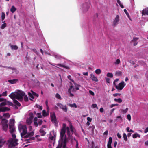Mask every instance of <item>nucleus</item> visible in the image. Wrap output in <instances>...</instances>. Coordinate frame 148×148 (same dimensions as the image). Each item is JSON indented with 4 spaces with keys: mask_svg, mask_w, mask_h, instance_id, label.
Masks as SVG:
<instances>
[{
    "mask_svg": "<svg viewBox=\"0 0 148 148\" xmlns=\"http://www.w3.org/2000/svg\"><path fill=\"white\" fill-rule=\"evenodd\" d=\"M9 96L13 100L14 103L18 106H20L21 104L17 100H15V99L21 101L23 100L24 97L25 101H27L28 100L27 95L25 94L24 92L18 90L12 93L9 95Z\"/></svg>",
    "mask_w": 148,
    "mask_h": 148,
    "instance_id": "nucleus-1",
    "label": "nucleus"
},
{
    "mask_svg": "<svg viewBox=\"0 0 148 148\" xmlns=\"http://www.w3.org/2000/svg\"><path fill=\"white\" fill-rule=\"evenodd\" d=\"M19 130L21 133V135L22 138L25 137L26 138L31 137L34 134V130L32 127L30 126L27 130L25 125L20 124L18 126Z\"/></svg>",
    "mask_w": 148,
    "mask_h": 148,
    "instance_id": "nucleus-2",
    "label": "nucleus"
},
{
    "mask_svg": "<svg viewBox=\"0 0 148 148\" xmlns=\"http://www.w3.org/2000/svg\"><path fill=\"white\" fill-rule=\"evenodd\" d=\"M10 131L12 134V138L9 139L8 142L9 146L10 147H12L17 145L18 144V139H16V135L14 134L15 128L13 125H9Z\"/></svg>",
    "mask_w": 148,
    "mask_h": 148,
    "instance_id": "nucleus-3",
    "label": "nucleus"
},
{
    "mask_svg": "<svg viewBox=\"0 0 148 148\" xmlns=\"http://www.w3.org/2000/svg\"><path fill=\"white\" fill-rule=\"evenodd\" d=\"M3 101L0 104V112H4L9 111L10 109L7 107H3L5 105L12 106V103L9 101L6 100L2 98H0V102Z\"/></svg>",
    "mask_w": 148,
    "mask_h": 148,
    "instance_id": "nucleus-4",
    "label": "nucleus"
},
{
    "mask_svg": "<svg viewBox=\"0 0 148 148\" xmlns=\"http://www.w3.org/2000/svg\"><path fill=\"white\" fill-rule=\"evenodd\" d=\"M75 87L72 85H70L68 89V92L69 94V96L73 97L74 96V94L72 93H74L76 91Z\"/></svg>",
    "mask_w": 148,
    "mask_h": 148,
    "instance_id": "nucleus-5",
    "label": "nucleus"
},
{
    "mask_svg": "<svg viewBox=\"0 0 148 148\" xmlns=\"http://www.w3.org/2000/svg\"><path fill=\"white\" fill-rule=\"evenodd\" d=\"M126 85V84L124 81H122L121 83H119L118 84H115V88L118 90H121Z\"/></svg>",
    "mask_w": 148,
    "mask_h": 148,
    "instance_id": "nucleus-6",
    "label": "nucleus"
},
{
    "mask_svg": "<svg viewBox=\"0 0 148 148\" xmlns=\"http://www.w3.org/2000/svg\"><path fill=\"white\" fill-rule=\"evenodd\" d=\"M33 115L32 113H30L29 114V117L26 120V123L28 125H30L32 123L33 119Z\"/></svg>",
    "mask_w": 148,
    "mask_h": 148,
    "instance_id": "nucleus-7",
    "label": "nucleus"
},
{
    "mask_svg": "<svg viewBox=\"0 0 148 148\" xmlns=\"http://www.w3.org/2000/svg\"><path fill=\"white\" fill-rule=\"evenodd\" d=\"M28 95L29 96V99L31 100H32V99L34 98V96L38 97V95L34 92L32 91H31L30 92L28 93Z\"/></svg>",
    "mask_w": 148,
    "mask_h": 148,
    "instance_id": "nucleus-8",
    "label": "nucleus"
},
{
    "mask_svg": "<svg viewBox=\"0 0 148 148\" xmlns=\"http://www.w3.org/2000/svg\"><path fill=\"white\" fill-rule=\"evenodd\" d=\"M51 120L52 122L56 124L58 122L55 114L54 113H51L50 114Z\"/></svg>",
    "mask_w": 148,
    "mask_h": 148,
    "instance_id": "nucleus-9",
    "label": "nucleus"
},
{
    "mask_svg": "<svg viewBox=\"0 0 148 148\" xmlns=\"http://www.w3.org/2000/svg\"><path fill=\"white\" fill-rule=\"evenodd\" d=\"M57 105L64 112H67V108L66 105H64L60 103H58L57 104Z\"/></svg>",
    "mask_w": 148,
    "mask_h": 148,
    "instance_id": "nucleus-10",
    "label": "nucleus"
},
{
    "mask_svg": "<svg viewBox=\"0 0 148 148\" xmlns=\"http://www.w3.org/2000/svg\"><path fill=\"white\" fill-rule=\"evenodd\" d=\"M56 133L54 130H52L50 132L49 138L51 140H55L56 138Z\"/></svg>",
    "mask_w": 148,
    "mask_h": 148,
    "instance_id": "nucleus-11",
    "label": "nucleus"
},
{
    "mask_svg": "<svg viewBox=\"0 0 148 148\" xmlns=\"http://www.w3.org/2000/svg\"><path fill=\"white\" fill-rule=\"evenodd\" d=\"M119 21V15H117L115 18L113 22V24L114 25H116L118 24V22Z\"/></svg>",
    "mask_w": 148,
    "mask_h": 148,
    "instance_id": "nucleus-12",
    "label": "nucleus"
},
{
    "mask_svg": "<svg viewBox=\"0 0 148 148\" xmlns=\"http://www.w3.org/2000/svg\"><path fill=\"white\" fill-rule=\"evenodd\" d=\"M90 77L91 79L95 82H98V79L97 77L95 76L93 74H91L90 75Z\"/></svg>",
    "mask_w": 148,
    "mask_h": 148,
    "instance_id": "nucleus-13",
    "label": "nucleus"
},
{
    "mask_svg": "<svg viewBox=\"0 0 148 148\" xmlns=\"http://www.w3.org/2000/svg\"><path fill=\"white\" fill-rule=\"evenodd\" d=\"M112 142V138L110 137L109 138V140L108 142L107 147L108 148H112L111 144Z\"/></svg>",
    "mask_w": 148,
    "mask_h": 148,
    "instance_id": "nucleus-14",
    "label": "nucleus"
},
{
    "mask_svg": "<svg viewBox=\"0 0 148 148\" xmlns=\"http://www.w3.org/2000/svg\"><path fill=\"white\" fill-rule=\"evenodd\" d=\"M142 14L143 15L146 14L148 15V8L144 9L142 12Z\"/></svg>",
    "mask_w": 148,
    "mask_h": 148,
    "instance_id": "nucleus-15",
    "label": "nucleus"
},
{
    "mask_svg": "<svg viewBox=\"0 0 148 148\" xmlns=\"http://www.w3.org/2000/svg\"><path fill=\"white\" fill-rule=\"evenodd\" d=\"M138 38L136 37L134 38L132 40V43H134V45L135 46L137 44V41L138 40Z\"/></svg>",
    "mask_w": 148,
    "mask_h": 148,
    "instance_id": "nucleus-16",
    "label": "nucleus"
},
{
    "mask_svg": "<svg viewBox=\"0 0 148 148\" xmlns=\"http://www.w3.org/2000/svg\"><path fill=\"white\" fill-rule=\"evenodd\" d=\"M128 110V108H127L125 110H123L122 109H120L119 111L120 113L124 114L126 113L127 112Z\"/></svg>",
    "mask_w": 148,
    "mask_h": 148,
    "instance_id": "nucleus-17",
    "label": "nucleus"
},
{
    "mask_svg": "<svg viewBox=\"0 0 148 148\" xmlns=\"http://www.w3.org/2000/svg\"><path fill=\"white\" fill-rule=\"evenodd\" d=\"M48 111L47 112H46V110H44L42 111V114L43 116H47L49 115V110H48Z\"/></svg>",
    "mask_w": 148,
    "mask_h": 148,
    "instance_id": "nucleus-18",
    "label": "nucleus"
},
{
    "mask_svg": "<svg viewBox=\"0 0 148 148\" xmlns=\"http://www.w3.org/2000/svg\"><path fill=\"white\" fill-rule=\"evenodd\" d=\"M74 82V84L75 86V88L76 89L75 90H79V88L80 86V85L77 84Z\"/></svg>",
    "mask_w": 148,
    "mask_h": 148,
    "instance_id": "nucleus-19",
    "label": "nucleus"
},
{
    "mask_svg": "<svg viewBox=\"0 0 148 148\" xmlns=\"http://www.w3.org/2000/svg\"><path fill=\"white\" fill-rule=\"evenodd\" d=\"M40 132L42 136H44L46 134V132H45L42 128L40 129Z\"/></svg>",
    "mask_w": 148,
    "mask_h": 148,
    "instance_id": "nucleus-20",
    "label": "nucleus"
},
{
    "mask_svg": "<svg viewBox=\"0 0 148 148\" xmlns=\"http://www.w3.org/2000/svg\"><path fill=\"white\" fill-rule=\"evenodd\" d=\"M17 81V79H14L12 80H9L8 82L11 84H14Z\"/></svg>",
    "mask_w": 148,
    "mask_h": 148,
    "instance_id": "nucleus-21",
    "label": "nucleus"
},
{
    "mask_svg": "<svg viewBox=\"0 0 148 148\" xmlns=\"http://www.w3.org/2000/svg\"><path fill=\"white\" fill-rule=\"evenodd\" d=\"M3 130L5 131H6L8 128V125L7 123H5L3 124Z\"/></svg>",
    "mask_w": 148,
    "mask_h": 148,
    "instance_id": "nucleus-22",
    "label": "nucleus"
},
{
    "mask_svg": "<svg viewBox=\"0 0 148 148\" xmlns=\"http://www.w3.org/2000/svg\"><path fill=\"white\" fill-rule=\"evenodd\" d=\"M5 141L3 139H0V148H1L3 145Z\"/></svg>",
    "mask_w": 148,
    "mask_h": 148,
    "instance_id": "nucleus-23",
    "label": "nucleus"
},
{
    "mask_svg": "<svg viewBox=\"0 0 148 148\" xmlns=\"http://www.w3.org/2000/svg\"><path fill=\"white\" fill-rule=\"evenodd\" d=\"M140 135L137 133H135L133 135V137L134 138H136L137 137L140 138Z\"/></svg>",
    "mask_w": 148,
    "mask_h": 148,
    "instance_id": "nucleus-24",
    "label": "nucleus"
},
{
    "mask_svg": "<svg viewBox=\"0 0 148 148\" xmlns=\"http://www.w3.org/2000/svg\"><path fill=\"white\" fill-rule=\"evenodd\" d=\"M95 72L97 74L99 75L101 73V71L100 69H98L95 71Z\"/></svg>",
    "mask_w": 148,
    "mask_h": 148,
    "instance_id": "nucleus-25",
    "label": "nucleus"
},
{
    "mask_svg": "<svg viewBox=\"0 0 148 148\" xmlns=\"http://www.w3.org/2000/svg\"><path fill=\"white\" fill-rule=\"evenodd\" d=\"M37 117H35L34 119V124L36 126H38V123L37 122Z\"/></svg>",
    "mask_w": 148,
    "mask_h": 148,
    "instance_id": "nucleus-26",
    "label": "nucleus"
},
{
    "mask_svg": "<svg viewBox=\"0 0 148 148\" xmlns=\"http://www.w3.org/2000/svg\"><path fill=\"white\" fill-rule=\"evenodd\" d=\"M11 47L12 49L17 50L18 49V47L16 45H11Z\"/></svg>",
    "mask_w": 148,
    "mask_h": 148,
    "instance_id": "nucleus-27",
    "label": "nucleus"
},
{
    "mask_svg": "<svg viewBox=\"0 0 148 148\" xmlns=\"http://www.w3.org/2000/svg\"><path fill=\"white\" fill-rule=\"evenodd\" d=\"M16 10V8L14 6H12L10 9L11 11L13 13Z\"/></svg>",
    "mask_w": 148,
    "mask_h": 148,
    "instance_id": "nucleus-28",
    "label": "nucleus"
},
{
    "mask_svg": "<svg viewBox=\"0 0 148 148\" xmlns=\"http://www.w3.org/2000/svg\"><path fill=\"white\" fill-rule=\"evenodd\" d=\"M36 107L38 108V109L39 110H41L42 109V106H40L38 104H36L35 105Z\"/></svg>",
    "mask_w": 148,
    "mask_h": 148,
    "instance_id": "nucleus-29",
    "label": "nucleus"
},
{
    "mask_svg": "<svg viewBox=\"0 0 148 148\" xmlns=\"http://www.w3.org/2000/svg\"><path fill=\"white\" fill-rule=\"evenodd\" d=\"M14 120L13 119H11L10 120V123L9 125H13L14 124Z\"/></svg>",
    "mask_w": 148,
    "mask_h": 148,
    "instance_id": "nucleus-30",
    "label": "nucleus"
},
{
    "mask_svg": "<svg viewBox=\"0 0 148 148\" xmlns=\"http://www.w3.org/2000/svg\"><path fill=\"white\" fill-rule=\"evenodd\" d=\"M114 100L115 101L118 102L119 103H121L122 102V100L121 98L115 99Z\"/></svg>",
    "mask_w": 148,
    "mask_h": 148,
    "instance_id": "nucleus-31",
    "label": "nucleus"
},
{
    "mask_svg": "<svg viewBox=\"0 0 148 148\" xmlns=\"http://www.w3.org/2000/svg\"><path fill=\"white\" fill-rule=\"evenodd\" d=\"M7 26V24L6 23H4L3 24L1 27V29H4Z\"/></svg>",
    "mask_w": 148,
    "mask_h": 148,
    "instance_id": "nucleus-32",
    "label": "nucleus"
},
{
    "mask_svg": "<svg viewBox=\"0 0 148 148\" xmlns=\"http://www.w3.org/2000/svg\"><path fill=\"white\" fill-rule=\"evenodd\" d=\"M107 76L108 77L112 78L113 77V75L112 73H108L107 74Z\"/></svg>",
    "mask_w": 148,
    "mask_h": 148,
    "instance_id": "nucleus-33",
    "label": "nucleus"
},
{
    "mask_svg": "<svg viewBox=\"0 0 148 148\" xmlns=\"http://www.w3.org/2000/svg\"><path fill=\"white\" fill-rule=\"evenodd\" d=\"M7 95V91H5L3 92L2 94H0V97L1 96H6Z\"/></svg>",
    "mask_w": 148,
    "mask_h": 148,
    "instance_id": "nucleus-34",
    "label": "nucleus"
},
{
    "mask_svg": "<svg viewBox=\"0 0 148 148\" xmlns=\"http://www.w3.org/2000/svg\"><path fill=\"white\" fill-rule=\"evenodd\" d=\"M3 116L7 118H8L10 117V115L9 113H6L3 114Z\"/></svg>",
    "mask_w": 148,
    "mask_h": 148,
    "instance_id": "nucleus-35",
    "label": "nucleus"
},
{
    "mask_svg": "<svg viewBox=\"0 0 148 148\" xmlns=\"http://www.w3.org/2000/svg\"><path fill=\"white\" fill-rule=\"evenodd\" d=\"M5 18V13L3 12L1 14V19L3 21V20Z\"/></svg>",
    "mask_w": 148,
    "mask_h": 148,
    "instance_id": "nucleus-36",
    "label": "nucleus"
},
{
    "mask_svg": "<svg viewBox=\"0 0 148 148\" xmlns=\"http://www.w3.org/2000/svg\"><path fill=\"white\" fill-rule=\"evenodd\" d=\"M69 106L72 107L77 108V106L75 103L69 104Z\"/></svg>",
    "mask_w": 148,
    "mask_h": 148,
    "instance_id": "nucleus-37",
    "label": "nucleus"
},
{
    "mask_svg": "<svg viewBox=\"0 0 148 148\" xmlns=\"http://www.w3.org/2000/svg\"><path fill=\"white\" fill-rule=\"evenodd\" d=\"M123 138L124 139V140L125 141H127V135L125 133H123Z\"/></svg>",
    "mask_w": 148,
    "mask_h": 148,
    "instance_id": "nucleus-38",
    "label": "nucleus"
},
{
    "mask_svg": "<svg viewBox=\"0 0 148 148\" xmlns=\"http://www.w3.org/2000/svg\"><path fill=\"white\" fill-rule=\"evenodd\" d=\"M121 72L120 71H118L116 72L115 74L117 76H120L121 75Z\"/></svg>",
    "mask_w": 148,
    "mask_h": 148,
    "instance_id": "nucleus-39",
    "label": "nucleus"
},
{
    "mask_svg": "<svg viewBox=\"0 0 148 148\" xmlns=\"http://www.w3.org/2000/svg\"><path fill=\"white\" fill-rule=\"evenodd\" d=\"M56 97L58 99H61V97L60 95L58 93H57L56 95Z\"/></svg>",
    "mask_w": 148,
    "mask_h": 148,
    "instance_id": "nucleus-40",
    "label": "nucleus"
},
{
    "mask_svg": "<svg viewBox=\"0 0 148 148\" xmlns=\"http://www.w3.org/2000/svg\"><path fill=\"white\" fill-rule=\"evenodd\" d=\"M120 60L119 59H118L116 60L115 62V64H118L120 63Z\"/></svg>",
    "mask_w": 148,
    "mask_h": 148,
    "instance_id": "nucleus-41",
    "label": "nucleus"
},
{
    "mask_svg": "<svg viewBox=\"0 0 148 148\" xmlns=\"http://www.w3.org/2000/svg\"><path fill=\"white\" fill-rule=\"evenodd\" d=\"M92 107L93 108H96L97 109H98L97 105L96 104H92Z\"/></svg>",
    "mask_w": 148,
    "mask_h": 148,
    "instance_id": "nucleus-42",
    "label": "nucleus"
},
{
    "mask_svg": "<svg viewBox=\"0 0 148 148\" xmlns=\"http://www.w3.org/2000/svg\"><path fill=\"white\" fill-rule=\"evenodd\" d=\"M106 82L107 83H109L110 84V79L108 78H106Z\"/></svg>",
    "mask_w": 148,
    "mask_h": 148,
    "instance_id": "nucleus-43",
    "label": "nucleus"
},
{
    "mask_svg": "<svg viewBox=\"0 0 148 148\" xmlns=\"http://www.w3.org/2000/svg\"><path fill=\"white\" fill-rule=\"evenodd\" d=\"M127 119L129 121H130L131 120V116L130 114H128L127 116Z\"/></svg>",
    "mask_w": 148,
    "mask_h": 148,
    "instance_id": "nucleus-44",
    "label": "nucleus"
},
{
    "mask_svg": "<svg viewBox=\"0 0 148 148\" xmlns=\"http://www.w3.org/2000/svg\"><path fill=\"white\" fill-rule=\"evenodd\" d=\"M108 130H106L105 132L103 133V135L104 136H106L108 134Z\"/></svg>",
    "mask_w": 148,
    "mask_h": 148,
    "instance_id": "nucleus-45",
    "label": "nucleus"
},
{
    "mask_svg": "<svg viewBox=\"0 0 148 148\" xmlns=\"http://www.w3.org/2000/svg\"><path fill=\"white\" fill-rule=\"evenodd\" d=\"M89 93L92 95L94 96L95 95L94 92L91 90H90L89 91Z\"/></svg>",
    "mask_w": 148,
    "mask_h": 148,
    "instance_id": "nucleus-46",
    "label": "nucleus"
},
{
    "mask_svg": "<svg viewBox=\"0 0 148 148\" xmlns=\"http://www.w3.org/2000/svg\"><path fill=\"white\" fill-rule=\"evenodd\" d=\"M119 80V79H116L113 82V84H114V86L115 85V84H116V82H118Z\"/></svg>",
    "mask_w": 148,
    "mask_h": 148,
    "instance_id": "nucleus-47",
    "label": "nucleus"
},
{
    "mask_svg": "<svg viewBox=\"0 0 148 148\" xmlns=\"http://www.w3.org/2000/svg\"><path fill=\"white\" fill-rule=\"evenodd\" d=\"M74 140L76 141V148H79L78 147V141L76 140V139L75 138H74Z\"/></svg>",
    "mask_w": 148,
    "mask_h": 148,
    "instance_id": "nucleus-48",
    "label": "nucleus"
},
{
    "mask_svg": "<svg viewBox=\"0 0 148 148\" xmlns=\"http://www.w3.org/2000/svg\"><path fill=\"white\" fill-rule=\"evenodd\" d=\"M42 122V120L39 119L38 121V124L39 125H41Z\"/></svg>",
    "mask_w": 148,
    "mask_h": 148,
    "instance_id": "nucleus-49",
    "label": "nucleus"
},
{
    "mask_svg": "<svg viewBox=\"0 0 148 148\" xmlns=\"http://www.w3.org/2000/svg\"><path fill=\"white\" fill-rule=\"evenodd\" d=\"M118 104H112L111 105H110V107L111 108H112V107L116 106H118Z\"/></svg>",
    "mask_w": 148,
    "mask_h": 148,
    "instance_id": "nucleus-50",
    "label": "nucleus"
},
{
    "mask_svg": "<svg viewBox=\"0 0 148 148\" xmlns=\"http://www.w3.org/2000/svg\"><path fill=\"white\" fill-rule=\"evenodd\" d=\"M38 117L39 118H42V116L41 115V114L40 113H38Z\"/></svg>",
    "mask_w": 148,
    "mask_h": 148,
    "instance_id": "nucleus-51",
    "label": "nucleus"
},
{
    "mask_svg": "<svg viewBox=\"0 0 148 148\" xmlns=\"http://www.w3.org/2000/svg\"><path fill=\"white\" fill-rule=\"evenodd\" d=\"M87 120L88 121L91 122L92 120V119L89 117H87Z\"/></svg>",
    "mask_w": 148,
    "mask_h": 148,
    "instance_id": "nucleus-52",
    "label": "nucleus"
},
{
    "mask_svg": "<svg viewBox=\"0 0 148 148\" xmlns=\"http://www.w3.org/2000/svg\"><path fill=\"white\" fill-rule=\"evenodd\" d=\"M67 77L70 80H71L72 82H74L73 80L71 79V77L70 75L68 76Z\"/></svg>",
    "mask_w": 148,
    "mask_h": 148,
    "instance_id": "nucleus-53",
    "label": "nucleus"
},
{
    "mask_svg": "<svg viewBox=\"0 0 148 148\" xmlns=\"http://www.w3.org/2000/svg\"><path fill=\"white\" fill-rule=\"evenodd\" d=\"M117 136L119 138H120L121 137L120 134L119 133H118L117 134Z\"/></svg>",
    "mask_w": 148,
    "mask_h": 148,
    "instance_id": "nucleus-54",
    "label": "nucleus"
},
{
    "mask_svg": "<svg viewBox=\"0 0 148 148\" xmlns=\"http://www.w3.org/2000/svg\"><path fill=\"white\" fill-rule=\"evenodd\" d=\"M103 111H104V109L103 108H101L100 109V111L101 113L103 112Z\"/></svg>",
    "mask_w": 148,
    "mask_h": 148,
    "instance_id": "nucleus-55",
    "label": "nucleus"
},
{
    "mask_svg": "<svg viewBox=\"0 0 148 148\" xmlns=\"http://www.w3.org/2000/svg\"><path fill=\"white\" fill-rule=\"evenodd\" d=\"M115 110V108H114L112 109L110 111V114H111L114 111V110Z\"/></svg>",
    "mask_w": 148,
    "mask_h": 148,
    "instance_id": "nucleus-56",
    "label": "nucleus"
},
{
    "mask_svg": "<svg viewBox=\"0 0 148 148\" xmlns=\"http://www.w3.org/2000/svg\"><path fill=\"white\" fill-rule=\"evenodd\" d=\"M120 6L122 8H123L124 6L121 3H119V4Z\"/></svg>",
    "mask_w": 148,
    "mask_h": 148,
    "instance_id": "nucleus-57",
    "label": "nucleus"
},
{
    "mask_svg": "<svg viewBox=\"0 0 148 148\" xmlns=\"http://www.w3.org/2000/svg\"><path fill=\"white\" fill-rule=\"evenodd\" d=\"M83 74L84 75L87 76L88 75V73L87 72H83Z\"/></svg>",
    "mask_w": 148,
    "mask_h": 148,
    "instance_id": "nucleus-58",
    "label": "nucleus"
},
{
    "mask_svg": "<svg viewBox=\"0 0 148 148\" xmlns=\"http://www.w3.org/2000/svg\"><path fill=\"white\" fill-rule=\"evenodd\" d=\"M45 103H46V105L47 106V110H48L49 107L48 106V105H47V104H48V101H46Z\"/></svg>",
    "mask_w": 148,
    "mask_h": 148,
    "instance_id": "nucleus-59",
    "label": "nucleus"
},
{
    "mask_svg": "<svg viewBox=\"0 0 148 148\" xmlns=\"http://www.w3.org/2000/svg\"><path fill=\"white\" fill-rule=\"evenodd\" d=\"M145 145H148V140L146 141L145 143Z\"/></svg>",
    "mask_w": 148,
    "mask_h": 148,
    "instance_id": "nucleus-60",
    "label": "nucleus"
},
{
    "mask_svg": "<svg viewBox=\"0 0 148 148\" xmlns=\"http://www.w3.org/2000/svg\"><path fill=\"white\" fill-rule=\"evenodd\" d=\"M148 132V127H147L146 129L145 130V131H144V132L145 133H147V132Z\"/></svg>",
    "mask_w": 148,
    "mask_h": 148,
    "instance_id": "nucleus-61",
    "label": "nucleus"
},
{
    "mask_svg": "<svg viewBox=\"0 0 148 148\" xmlns=\"http://www.w3.org/2000/svg\"><path fill=\"white\" fill-rule=\"evenodd\" d=\"M126 15H127V17H128V18H129L131 20V18H130V16L129 14V13H127V14H126Z\"/></svg>",
    "mask_w": 148,
    "mask_h": 148,
    "instance_id": "nucleus-62",
    "label": "nucleus"
},
{
    "mask_svg": "<svg viewBox=\"0 0 148 148\" xmlns=\"http://www.w3.org/2000/svg\"><path fill=\"white\" fill-rule=\"evenodd\" d=\"M130 128L129 127H128L126 128V130L128 132H129V131H130Z\"/></svg>",
    "mask_w": 148,
    "mask_h": 148,
    "instance_id": "nucleus-63",
    "label": "nucleus"
},
{
    "mask_svg": "<svg viewBox=\"0 0 148 148\" xmlns=\"http://www.w3.org/2000/svg\"><path fill=\"white\" fill-rule=\"evenodd\" d=\"M90 124V123L89 122V121H87V122H86V125H88V126H89Z\"/></svg>",
    "mask_w": 148,
    "mask_h": 148,
    "instance_id": "nucleus-64",
    "label": "nucleus"
}]
</instances>
